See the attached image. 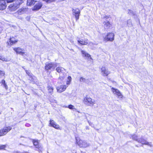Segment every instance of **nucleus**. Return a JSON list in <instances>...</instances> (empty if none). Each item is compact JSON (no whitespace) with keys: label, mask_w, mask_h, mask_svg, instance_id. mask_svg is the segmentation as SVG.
I'll list each match as a JSON object with an SVG mask.
<instances>
[{"label":"nucleus","mask_w":153,"mask_h":153,"mask_svg":"<svg viewBox=\"0 0 153 153\" xmlns=\"http://www.w3.org/2000/svg\"><path fill=\"white\" fill-rule=\"evenodd\" d=\"M67 88L66 85H62L60 86L57 87L56 89L58 92L61 93L65 90Z\"/></svg>","instance_id":"16"},{"label":"nucleus","mask_w":153,"mask_h":153,"mask_svg":"<svg viewBox=\"0 0 153 153\" xmlns=\"http://www.w3.org/2000/svg\"><path fill=\"white\" fill-rule=\"evenodd\" d=\"M5 148V145H2L0 146V149H4Z\"/></svg>","instance_id":"33"},{"label":"nucleus","mask_w":153,"mask_h":153,"mask_svg":"<svg viewBox=\"0 0 153 153\" xmlns=\"http://www.w3.org/2000/svg\"><path fill=\"white\" fill-rule=\"evenodd\" d=\"M3 85H4V87L5 88V89H7L8 87H7V86L6 85V83H5V84H4Z\"/></svg>","instance_id":"34"},{"label":"nucleus","mask_w":153,"mask_h":153,"mask_svg":"<svg viewBox=\"0 0 153 153\" xmlns=\"http://www.w3.org/2000/svg\"><path fill=\"white\" fill-rule=\"evenodd\" d=\"M114 35L112 33H109L104 38V40L105 41H113L114 39Z\"/></svg>","instance_id":"6"},{"label":"nucleus","mask_w":153,"mask_h":153,"mask_svg":"<svg viewBox=\"0 0 153 153\" xmlns=\"http://www.w3.org/2000/svg\"><path fill=\"white\" fill-rule=\"evenodd\" d=\"M3 85H4V87L5 88V89H7L8 87H7V86L6 85V83H5V84H4Z\"/></svg>","instance_id":"35"},{"label":"nucleus","mask_w":153,"mask_h":153,"mask_svg":"<svg viewBox=\"0 0 153 153\" xmlns=\"http://www.w3.org/2000/svg\"><path fill=\"white\" fill-rule=\"evenodd\" d=\"M132 139L134 140L137 141L138 142V139H137V137L135 135H134L132 136Z\"/></svg>","instance_id":"30"},{"label":"nucleus","mask_w":153,"mask_h":153,"mask_svg":"<svg viewBox=\"0 0 153 153\" xmlns=\"http://www.w3.org/2000/svg\"><path fill=\"white\" fill-rule=\"evenodd\" d=\"M48 89L49 93H51L53 92V89L52 86H48Z\"/></svg>","instance_id":"23"},{"label":"nucleus","mask_w":153,"mask_h":153,"mask_svg":"<svg viewBox=\"0 0 153 153\" xmlns=\"http://www.w3.org/2000/svg\"><path fill=\"white\" fill-rule=\"evenodd\" d=\"M103 24L104 25L105 28L107 29L109 28L111 26V25L110 22L108 21L104 22Z\"/></svg>","instance_id":"19"},{"label":"nucleus","mask_w":153,"mask_h":153,"mask_svg":"<svg viewBox=\"0 0 153 153\" xmlns=\"http://www.w3.org/2000/svg\"><path fill=\"white\" fill-rule=\"evenodd\" d=\"M127 25L129 27L131 26V21L130 19H129L127 21Z\"/></svg>","instance_id":"27"},{"label":"nucleus","mask_w":153,"mask_h":153,"mask_svg":"<svg viewBox=\"0 0 153 153\" xmlns=\"http://www.w3.org/2000/svg\"><path fill=\"white\" fill-rule=\"evenodd\" d=\"M15 7V6L13 5V4H10L9 6V7L10 9V10H12V9L14 8Z\"/></svg>","instance_id":"31"},{"label":"nucleus","mask_w":153,"mask_h":153,"mask_svg":"<svg viewBox=\"0 0 153 153\" xmlns=\"http://www.w3.org/2000/svg\"><path fill=\"white\" fill-rule=\"evenodd\" d=\"M42 6V3L41 2H38L36 3L35 5L32 8L33 11H37L41 8Z\"/></svg>","instance_id":"9"},{"label":"nucleus","mask_w":153,"mask_h":153,"mask_svg":"<svg viewBox=\"0 0 153 153\" xmlns=\"http://www.w3.org/2000/svg\"><path fill=\"white\" fill-rule=\"evenodd\" d=\"M0 114H1V113H0Z\"/></svg>","instance_id":"44"},{"label":"nucleus","mask_w":153,"mask_h":153,"mask_svg":"<svg viewBox=\"0 0 153 153\" xmlns=\"http://www.w3.org/2000/svg\"><path fill=\"white\" fill-rule=\"evenodd\" d=\"M57 63H46L45 65V69L46 70H54L56 67L57 66Z\"/></svg>","instance_id":"4"},{"label":"nucleus","mask_w":153,"mask_h":153,"mask_svg":"<svg viewBox=\"0 0 153 153\" xmlns=\"http://www.w3.org/2000/svg\"><path fill=\"white\" fill-rule=\"evenodd\" d=\"M1 83L2 84L4 85L5 83V82L4 80H2L1 81Z\"/></svg>","instance_id":"37"},{"label":"nucleus","mask_w":153,"mask_h":153,"mask_svg":"<svg viewBox=\"0 0 153 153\" xmlns=\"http://www.w3.org/2000/svg\"><path fill=\"white\" fill-rule=\"evenodd\" d=\"M82 153H84V152H83V153H82Z\"/></svg>","instance_id":"43"},{"label":"nucleus","mask_w":153,"mask_h":153,"mask_svg":"<svg viewBox=\"0 0 153 153\" xmlns=\"http://www.w3.org/2000/svg\"><path fill=\"white\" fill-rule=\"evenodd\" d=\"M1 30H2L1 28L0 27V33L1 32Z\"/></svg>","instance_id":"41"},{"label":"nucleus","mask_w":153,"mask_h":153,"mask_svg":"<svg viewBox=\"0 0 153 153\" xmlns=\"http://www.w3.org/2000/svg\"><path fill=\"white\" fill-rule=\"evenodd\" d=\"M26 74L28 75L30 77V78L33 77V75L29 71H26Z\"/></svg>","instance_id":"25"},{"label":"nucleus","mask_w":153,"mask_h":153,"mask_svg":"<svg viewBox=\"0 0 153 153\" xmlns=\"http://www.w3.org/2000/svg\"><path fill=\"white\" fill-rule=\"evenodd\" d=\"M5 1H7V2H11L12 1V0H5Z\"/></svg>","instance_id":"38"},{"label":"nucleus","mask_w":153,"mask_h":153,"mask_svg":"<svg viewBox=\"0 0 153 153\" xmlns=\"http://www.w3.org/2000/svg\"><path fill=\"white\" fill-rule=\"evenodd\" d=\"M36 1V0H27V5L31 6Z\"/></svg>","instance_id":"20"},{"label":"nucleus","mask_w":153,"mask_h":153,"mask_svg":"<svg viewBox=\"0 0 153 153\" xmlns=\"http://www.w3.org/2000/svg\"><path fill=\"white\" fill-rule=\"evenodd\" d=\"M18 41V40L16 39L13 37H10V38L9 40L7 42V45L9 46H11L12 45L16 43Z\"/></svg>","instance_id":"14"},{"label":"nucleus","mask_w":153,"mask_h":153,"mask_svg":"<svg viewBox=\"0 0 153 153\" xmlns=\"http://www.w3.org/2000/svg\"><path fill=\"white\" fill-rule=\"evenodd\" d=\"M78 42L79 44L81 45H87L88 44L87 40L85 41L83 40L80 41L78 40Z\"/></svg>","instance_id":"21"},{"label":"nucleus","mask_w":153,"mask_h":153,"mask_svg":"<svg viewBox=\"0 0 153 153\" xmlns=\"http://www.w3.org/2000/svg\"><path fill=\"white\" fill-rule=\"evenodd\" d=\"M73 14L75 16L76 20H77L79 19V16L80 11L78 9H76L73 10Z\"/></svg>","instance_id":"15"},{"label":"nucleus","mask_w":153,"mask_h":153,"mask_svg":"<svg viewBox=\"0 0 153 153\" xmlns=\"http://www.w3.org/2000/svg\"><path fill=\"white\" fill-rule=\"evenodd\" d=\"M88 122L90 125H91L92 124V123L90 122L89 121H88Z\"/></svg>","instance_id":"39"},{"label":"nucleus","mask_w":153,"mask_h":153,"mask_svg":"<svg viewBox=\"0 0 153 153\" xmlns=\"http://www.w3.org/2000/svg\"><path fill=\"white\" fill-rule=\"evenodd\" d=\"M0 60H1L3 61H5L6 62H7L8 61L5 58L1 56L0 55Z\"/></svg>","instance_id":"26"},{"label":"nucleus","mask_w":153,"mask_h":153,"mask_svg":"<svg viewBox=\"0 0 153 153\" xmlns=\"http://www.w3.org/2000/svg\"><path fill=\"white\" fill-rule=\"evenodd\" d=\"M65 107L71 109H74V106L72 105H69L68 106H66Z\"/></svg>","instance_id":"29"},{"label":"nucleus","mask_w":153,"mask_h":153,"mask_svg":"<svg viewBox=\"0 0 153 153\" xmlns=\"http://www.w3.org/2000/svg\"><path fill=\"white\" fill-rule=\"evenodd\" d=\"M101 75L103 76H107L110 73V72L108 71L105 66H102L101 69Z\"/></svg>","instance_id":"7"},{"label":"nucleus","mask_w":153,"mask_h":153,"mask_svg":"<svg viewBox=\"0 0 153 153\" xmlns=\"http://www.w3.org/2000/svg\"><path fill=\"white\" fill-rule=\"evenodd\" d=\"M138 142L141 143L143 145H147L150 147L152 146L151 143L147 142L143 138H140L138 139Z\"/></svg>","instance_id":"10"},{"label":"nucleus","mask_w":153,"mask_h":153,"mask_svg":"<svg viewBox=\"0 0 153 153\" xmlns=\"http://www.w3.org/2000/svg\"><path fill=\"white\" fill-rule=\"evenodd\" d=\"M17 153H28V152H22V153L20 152H18Z\"/></svg>","instance_id":"40"},{"label":"nucleus","mask_w":153,"mask_h":153,"mask_svg":"<svg viewBox=\"0 0 153 153\" xmlns=\"http://www.w3.org/2000/svg\"><path fill=\"white\" fill-rule=\"evenodd\" d=\"M111 91L113 93L115 94H116L120 98H122L123 95L120 91L118 89H115L114 88H111Z\"/></svg>","instance_id":"8"},{"label":"nucleus","mask_w":153,"mask_h":153,"mask_svg":"<svg viewBox=\"0 0 153 153\" xmlns=\"http://www.w3.org/2000/svg\"><path fill=\"white\" fill-rule=\"evenodd\" d=\"M67 94H68V93H67L65 94H64V95L67 96Z\"/></svg>","instance_id":"42"},{"label":"nucleus","mask_w":153,"mask_h":153,"mask_svg":"<svg viewBox=\"0 0 153 153\" xmlns=\"http://www.w3.org/2000/svg\"><path fill=\"white\" fill-rule=\"evenodd\" d=\"M63 70H64V68L62 67H57L56 69V71L58 73L62 72Z\"/></svg>","instance_id":"22"},{"label":"nucleus","mask_w":153,"mask_h":153,"mask_svg":"<svg viewBox=\"0 0 153 153\" xmlns=\"http://www.w3.org/2000/svg\"><path fill=\"white\" fill-rule=\"evenodd\" d=\"M85 79L83 77H81L80 79V81L81 82H85Z\"/></svg>","instance_id":"32"},{"label":"nucleus","mask_w":153,"mask_h":153,"mask_svg":"<svg viewBox=\"0 0 153 153\" xmlns=\"http://www.w3.org/2000/svg\"><path fill=\"white\" fill-rule=\"evenodd\" d=\"M5 74L4 71L0 70V77L4 76Z\"/></svg>","instance_id":"28"},{"label":"nucleus","mask_w":153,"mask_h":153,"mask_svg":"<svg viewBox=\"0 0 153 153\" xmlns=\"http://www.w3.org/2000/svg\"><path fill=\"white\" fill-rule=\"evenodd\" d=\"M27 8L25 7H22L19 8L16 12L13 13V15L15 17L20 19V15L26 13L27 11Z\"/></svg>","instance_id":"1"},{"label":"nucleus","mask_w":153,"mask_h":153,"mask_svg":"<svg viewBox=\"0 0 153 153\" xmlns=\"http://www.w3.org/2000/svg\"><path fill=\"white\" fill-rule=\"evenodd\" d=\"M76 142L78 146L80 147L86 148L89 146V143L85 141L79 140V138H76Z\"/></svg>","instance_id":"3"},{"label":"nucleus","mask_w":153,"mask_h":153,"mask_svg":"<svg viewBox=\"0 0 153 153\" xmlns=\"http://www.w3.org/2000/svg\"><path fill=\"white\" fill-rule=\"evenodd\" d=\"M33 143L34 146H36V148L37 149L36 150L39 152H41L42 150V148L39 144V142L37 140H33Z\"/></svg>","instance_id":"11"},{"label":"nucleus","mask_w":153,"mask_h":153,"mask_svg":"<svg viewBox=\"0 0 153 153\" xmlns=\"http://www.w3.org/2000/svg\"><path fill=\"white\" fill-rule=\"evenodd\" d=\"M50 124L51 126L56 129H59V126L53 120H51L50 121Z\"/></svg>","instance_id":"17"},{"label":"nucleus","mask_w":153,"mask_h":153,"mask_svg":"<svg viewBox=\"0 0 153 153\" xmlns=\"http://www.w3.org/2000/svg\"><path fill=\"white\" fill-rule=\"evenodd\" d=\"M12 129V127L10 126L5 127L1 129L0 130V137L6 135Z\"/></svg>","instance_id":"5"},{"label":"nucleus","mask_w":153,"mask_h":153,"mask_svg":"<svg viewBox=\"0 0 153 153\" xmlns=\"http://www.w3.org/2000/svg\"><path fill=\"white\" fill-rule=\"evenodd\" d=\"M7 5L5 0H0V10H3L6 8Z\"/></svg>","instance_id":"13"},{"label":"nucleus","mask_w":153,"mask_h":153,"mask_svg":"<svg viewBox=\"0 0 153 153\" xmlns=\"http://www.w3.org/2000/svg\"><path fill=\"white\" fill-rule=\"evenodd\" d=\"M72 78L71 76H69L68 77V80L67 81L66 84L68 85L70 84V82L71 81Z\"/></svg>","instance_id":"24"},{"label":"nucleus","mask_w":153,"mask_h":153,"mask_svg":"<svg viewBox=\"0 0 153 153\" xmlns=\"http://www.w3.org/2000/svg\"><path fill=\"white\" fill-rule=\"evenodd\" d=\"M3 85H4V87L5 88V89H7L8 87H7V86L6 85V83H5V84H4Z\"/></svg>","instance_id":"36"},{"label":"nucleus","mask_w":153,"mask_h":153,"mask_svg":"<svg viewBox=\"0 0 153 153\" xmlns=\"http://www.w3.org/2000/svg\"><path fill=\"white\" fill-rule=\"evenodd\" d=\"M13 50L15 51L17 53H18L23 55L25 54V52H24V49L21 48H14Z\"/></svg>","instance_id":"12"},{"label":"nucleus","mask_w":153,"mask_h":153,"mask_svg":"<svg viewBox=\"0 0 153 153\" xmlns=\"http://www.w3.org/2000/svg\"><path fill=\"white\" fill-rule=\"evenodd\" d=\"M82 56L83 57H85L87 58H89L90 57L91 58V56L86 51H84L82 50L81 51Z\"/></svg>","instance_id":"18"},{"label":"nucleus","mask_w":153,"mask_h":153,"mask_svg":"<svg viewBox=\"0 0 153 153\" xmlns=\"http://www.w3.org/2000/svg\"><path fill=\"white\" fill-rule=\"evenodd\" d=\"M84 103L87 105H93L95 104V101L92 99L89 96H86L83 99Z\"/></svg>","instance_id":"2"}]
</instances>
